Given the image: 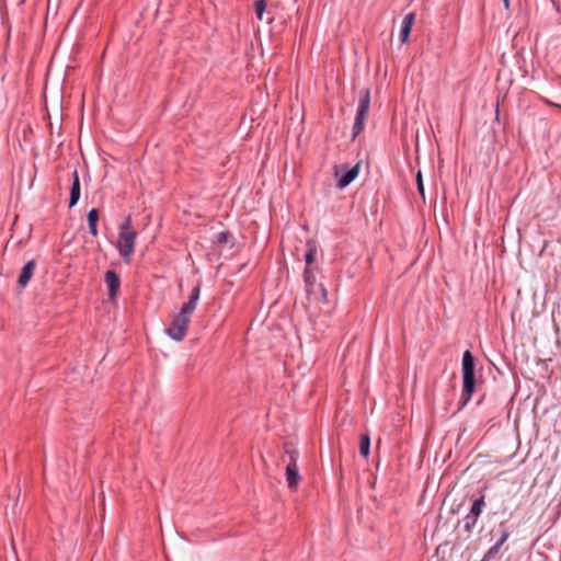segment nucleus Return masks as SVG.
<instances>
[{"mask_svg":"<svg viewBox=\"0 0 561 561\" xmlns=\"http://www.w3.org/2000/svg\"><path fill=\"white\" fill-rule=\"evenodd\" d=\"M485 506L484 495L481 494L478 499H476L470 507L469 513L472 514V516H477L479 518L480 514L482 513L483 508Z\"/></svg>","mask_w":561,"mask_h":561,"instance_id":"4468645a","label":"nucleus"},{"mask_svg":"<svg viewBox=\"0 0 561 561\" xmlns=\"http://www.w3.org/2000/svg\"><path fill=\"white\" fill-rule=\"evenodd\" d=\"M304 280H305V284H306V287H307V291L309 294L313 293L316 287H318L322 291V295L325 296V289H324L323 285L322 284H317V278H316V275H314V272H313L312 267H306L305 268V271H304Z\"/></svg>","mask_w":561,"mask_h":561,"instance_id":"1a4fd4ad","label":"nucleus"},{"mask_svg":"<svg viewBox=\"0 0 561 561\" xmlns=\"http://www.w3.org/2000/svg\"><path fill=\"white\" fill-rule=\"evenodd\" d=\"M478 519L479 518L477 516H472V514L468 513L462 519L463 530L471 534L478 523Z\"/></svg>","mask_w":561,"mask_h":561,"instance_id":"2eb2a0df","label":"nucleus"},{"mask_svg":"<svg viewBox=\"0 0 561 561\" xmlns=\"http://www.w3.org/2000/svg\"><path fill=\"white\" fill-rule=\"evenodd\" d=\"M370 105V91L369 89H364L360 92V96L358 100V105L356 110L355 122L352 128V140L356 139L357 136L364 130L365 122L368 116Z\"/></svg>","mask_w":561,"mask_h":561,"instance_id":"20e7f679","label":"nucleus"},{"mask_svg":"<svg viewBox=\"0 0 561 561\" xmlns=\"http://www.w3.org/2000/svg\"><path fill=\"white\" fill-rule=\"evenodd\" d=\"M230 232L229 231H220L217 236H216V242L218 244H225L228 239L230 238Z\"/></svg>","mask_w":561,"mask_h":561,"instance_id":"aec40b11","label":"nucleus"},{"mask_svg":"<svg viewBox=\"0 0 561 561\" xmlns=\"http://www.w3.org/2000/svg\"><path fill=\"white\" fill-rule=\"evenodd\" d=\"M137 233L133 230L131 217L127 216L118 228V240L116 249L124 259L125 263H129L131 254L135 250V241Z\"/></svg>","mask_w":561,"mask_h":561,"instance_id":"f03ea898","label":"nucleus"},{"mask_svg":"<svg viewBox=\"0 0 561 561\" xmlns=\"http://www.w3.org/2000/svg\"><path fill=\"white\" fill-rule=\"evenodd\" d=\"M104 280L108 287V299L111 301L115 300L117 291L121 286V279L117 273L113 270H108L105 273Z\"/></svg>","mask_w":561,"mask_h":561,"instance_id":"0eeeda50","label":"nucleus"},{"mask_svg":"<svg viewBox=\"0 0 561 561\" xmlns=\"http://www.w3.org/2000/svg\"><path fill=\"white\" fill-rule=\"evenodd\" d=\"M265 9H266V1L265 0H256L254 2V10H255L256 18L259 20L263 19V14L265 12Z\"/></svg>","mask_w":561,"mask_h":561,"instance_id":"a211bd4d","label":"nucleus"},{"mask_svg":"<svg viewBox=\"0 0 561 561\" xmlns=\"http://www.w3.org/2000/svg\"><path fill=\"white\" fill-rule=\"evenodd\" d=\"M35 266L36 263L34 260H30L28 262L25 263L18 279L20 286L25 287L28 284L33 276Z\"/></svg>","mask_w":561,"mask_h":561,"instance_id":"9b49d317","label":"nucleus"},{"mask_svg":"<svg viewBox=\"0 0 561 561\" xmlns=\"http://www.w3.org/2000/svg\"><path fill=\"white\" fill-rule=\"evenodd\" d=\"M414 20H415V14L413 12L408 13L403 18L401 27H400V34H399V38H400L401 43H405L409 39Z\"/></svg>","mask_w":561,"mask_h":561,"instance_id":"9d476101","label":"nucleus"},{"mask_svg":"<svg viewBox=\"0 0 561 561\" xmlns=\"http://www.w3.org/2000/svg\"><path fill=\"white\" fill-rule=\"evenodd\" d=\"M502 1H503V4H504V8L506 10H508L510 9V0H502Z\"/></svg>","mask_w":561,"mask_h":561,"instance_id":"4be33fe9","label":"nucleus"},{"mask_svg":"<svg viewBox=\"0 0 561 561\" xmlns=\"http://www.w3.org/2000/svg\"><path fill=\"white\" fill-rule=\"evenodd\" d=\"M415 181H416L417 192L424 198V195H425L424 194V184H423V179H422V172L421 171H419L416 173Z\"/></svg>","mask_w":561,"mask_h":561,"instance_id":"6ab92c4d","label":"nucleus"},{"mask_svg":"<svg viewBox=\"0 0 561 561\" xmlns=\"http://www.w3.org/2000/svg\"><path fill=\"white\" fill-rule=\"evenodd\" d=\"M201 296V282H198L191 290L190 298L184 302L180 311L173 317L170 325L165 329L167 335L173 341L181 342L184 340L191 316L196 309Z\"/></svg>","mask_w":561,"mask_h":561,"instance_id":"f257e3e1","label":"nucleus"},{"mask_svg":"<svg viewBox=\"0 0 561 561\" xmlns=\"http://www.w3.org/2000/svg\"><path fill=\"white\" fill-rule=\"evenodd\" d=\"M360 162L355 165L343 170L341 173L340 170L335 171V175L337 176L336 185L339 188H344L348 186L359 174Z\"/></svg>","mask_w":561,"mask_h":561,"instance_id":"423d86ee","label":"nucleus"},{"mask_svg":"<svg viewBox=\"0 0 561 561\" xmlns=\"http://www.w3.org/2000/svg\"><path fill=\"white\" fill-rule=\"evenodd\" d=\"M510 533L507 529H504L501 531L500 538L496 540L494 545L499 546L500 548L504 545V542L508 539Z\"/></svg>","mask_w":561,"mask_h":561,"instance_id":"412c9836","label":"nucleus"},{"mask_svg":"<svg viewBox=\"0 0 561 561\" xmlns=\"http://www.w3.org/2000/svg\"><path fill=\"white\" fill-rule=\"evenodd\" d=\"M88 226L89 232L92 237L98 236V222H99V210L96 208H92L89 210L88 216Z\"/></svg>","mask_w":561,"mask_h":561,"instance_id":"f8f14e48","label":"nucleus"},{"mask_svg":"<svg viewBox=\"0 0 561 561\" xmlns=\"http://www.w3.org/2000/svg\"><path fill=\"white\" fill-rule=\"evenodd\" d=\"M370 450V439L368 435H360L359 437V454L364 458L369 456Z\"/></svg>","mask_w":561,"mask_h":561,"instance_id":"dca6fc26","label":"nucleus"},{"mask_svg":"<svg viewBox=\"0 0 561 561\" xmlns=\"http://www.w3.org/2000/svg\"><path fill=\"white\" fill-rule=\"evenodd\" d=\"M500 549L496 545L491 546L480 561H492L499 554Z\"/></svg>","mask_w":561,"mask_h":561,"instance_id":"f3484780","label":"nucleus"},{"mask_svg":"<svg viewBox=\"0 0 561 561\" xmlns=\"http://www.w3.org/2000/svg\"><path fill=\"white\" fill-rule=\"evenodd\" d=\"M81 196V188H80V179L78 171L75 169L72 172V180H71V186H70V196H69V208L75 207Z\"/></svg>","mask_w":561,"mask_h":561,"instance_id":"6e6552de","label":"nucleus"},{"mask_svg":"<svg viewBox=\"0 0 561 561\" xmlns=\"http://www.w3.org/2000/svg\"><path fill=\"white\" fill-rule=\"evenodd\" d=\"M285 456L288 459L286 466V481L288 488L295 489L300 482V474L297 466L298 451L296 449H286Z\"/></svg>","mask_w":561,"mask_h":561,"instance_id":"39448f33","label":"nucleus"},{"mask_svg":"<svg viewBox=\"0 0 561 561\" xmlns=\"http://www.w3.org/2000/svg\"><path fill=\"white\" fill-rule=\"evenodd\" d=\"M462 373V399L463 404L470 401L476 390V362L472 353L466 351L462 354L461 362Z\"/></svg>","mask_w":561,"mask_h":561,"instance_id":"7ed1b4c3","label":"nucleus"},{"mask_svg":"<svg viewBox=\"0 0 561 561\" xmlns=\"http://www.w3.org/2000/svg\"><path fill=\"white\" fill-rule=\"evenodd\" d=\"M307 251L305 254V263L306 267H311L310 265L314 262L317 255V243L313 240H308L306 243Z\"/></svg>","mask_w":561,"mask_h":561,"instance_id":"ddd939ff","label":"nucleus"}]
</instances>
